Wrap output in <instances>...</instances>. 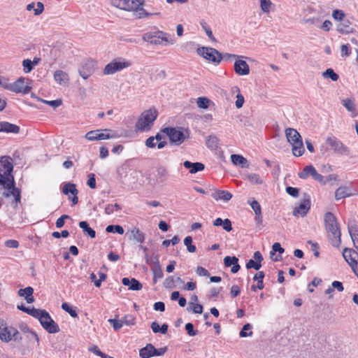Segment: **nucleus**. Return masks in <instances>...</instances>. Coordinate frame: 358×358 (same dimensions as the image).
Returning a JSON list of instances; mask_svg holds the SVG:
<instances>
[{
	"label": "nucleus",
	"mask_w": 358,
	"mask_h": 358,
	"mask_svg": "<svg viewBox=\"0 0 358 358\" xmlns=\"http://www.w3.org/2000/svg\"><path fill=\"white\" fill-rule=\"evenodd\" d=\"M285 136L287 141L292 146L293 155L296 157L301 156L304 152V147L300 134L295 129L287 128Z\"/></svg>",
	"instance_id": "20e7f679"
},
{
	"label": "nucleus",
	"mask_w": 358,
	"mask_h": 358,
	"mask_svg": "<svg viewBox=\"0 0 358 358\" xmlns=\"http://www.w3.org/2000/svg\"><path fill=\"white\" fill-rule=\"evenodd\" d=\"M327 143L335 152L342 153L345 150L343 143L335 137H328Z\"/></svg>",
	"instance_id": "5701e85b"
},
{
	"label": "nucleus",
	"mask_w": 358,
	"mask_h": 358,
	"mask_svg": "<svg viewBox=\"0 0 358 358\" xmlns=\"http://www.w3.org/2000/svg\"><path fill=\"white\" fill-rule=\"evenodd\" d=\"M206 146L213 150H215L218 148L219 139L215 136H209L206 140Z\"/></svg>",
	"instance_id": "58836bf2"
},
{
	"label": "nucleus",
	"mask_w": 358,
	"mask_h": 358,
	"mask_svg": "<svg viewBox=\"0 0 358 358\" xmlns=\"http://www.w3.org/2000/svg\"><path fill=\"white\" fill-rule=\"evenodd\" d=\"M241 59L238 58L235 61L234 71L238 76H247L250 73V66L245 61Z\"/></svg>",
	"instance_id": "a211bd4d"
},
{
	"label": "nucleus",
	"mask_w": 358,
	"mask_h": 358,
	"mask_svg": "<svg viewBox=\"0 0 358 358\" xmlns=\"http://www.w3.org/2000/svg\"><path fill=\"white\" fill-rule=\"evenodd\" d=\"M151 329L154 333H161L162 334H165L168 331V325L164 324L160 327L157 322H153L151 324Z\"/></svg>",
	"instance_id": "4c0bfd02"
},
{
	"label": "nucleus",
	"mask_w": 358,
	"mask_h": 358,
	"mask_svg": "<svg viewBox=\"0 0 358 358\" xmlns=\"http://www.w3.org/2000/svg\"><path fill=\"white\" fill-rule=\"evenodd\" d=\"M274 7V4L271 0H260V8L265 13H268Z\"/></svg>",
	"instance_id": "a19ab883"
},
{
	"label": "nucleus",
	"mask_w": 358,
	"mask_h": 358,
	"mask_svg": "<svg viewBox=\"0 0 358 358\" xmlns=\"http://www.w3.org/2000/svg\"><path fill=\"white\" fill-rule=\"evenodd\" d=\"M351 25L352 23L349 20H344L337 24L336 31L341 34L354 33L355 29Z\"/></svg>",
	"instance_id": "412c9836"
},
{
	"label": "nucleus",
	"mask_w": 358,
	"mask_h": 358,
	"mask_svg": "<svg viewBox=\"0 0 358 358\" xmlns=\"http://www.w3.org/2000/svg\"><path fill=\"white\" fill-rule=\"evenodd\" d=\"M131 11H134V15L138 18H143L150 17L152 15H159L160 12L155 13H148L143 8L138 7L136 9H134Z\"/></svg>",
	"instance_id": "2f4dec72"
},
{
	"label": "nucleus",
	"mask_w": 358,
	"mask_h": 358,
	"mask_svg": "<svg viewBox=\"0 0 358 358\" xmlns=\"http://www.w3.org/2000/svg\"><path fill=\"white\" fill-rule=\"evenodd\" d=\"M201 26L204 29V31H205L206 34H207V36H208V38L212 41H215V39L213 36V31H212L211 29L210 28V27L207 24V23L204 21H202V22H201Z\"/></svg>",
	"instance_id": "4d7b16f0"
},
{
	"label": "nucleus",
	"mask_w": 358,
	"mask_h": 358,
	"mask_svg": "<svg viewBox=\"0 0 358 358\" xmlns=\"http://www.w3.org/2000/svg\"><path fill=\"white\" fill-rule=\"evenodd\" d=\"M96 62L88 59L84 62L79 68V74L85 80L94 73L96 69Z\"/></svg>",
	"instance_id": "dca6fc26"
},
{
	"label": "nucleus",
	"mask_w": 358,
	"mask_h": 358,
	"mask_svg": "<svg viewBox=\"0 0 358 358\" xmlns=\"http://www.w3.org/2000/svg\"><path fill=\"white\" fill-rule=\"evenodd\" d=\"M332 22L329 20H324V22L320 26V29H321L322 30L324 31H329L330 29H331V27H332Z\"/></svg>",
	"instance_id": "0e129e2a"
},
{
	"label": "nucleus",
	"mask_w": 358,
	"mask_h": 358,
	"mask_svg": "<svg viewBox=\"0 0 358 358\" xmlns=\"http://www.w3.org/2000/svg\"><path fill=\"white\" fill-rule=\"evenodd\" d=\"M192 238L191 236H187L184 239V244L187 247V250L189 252H194L196 251V246L192 244Z\"/></svg>",
	"instance_id": "603ef678"
},
{
	"label": "nucleus",
	"mask_w": 358,
	"mask_h": 358,
	"mask_svg": "<svg viewBox=\"0 0 358 358\" xmlns=\"http://www.w3.org/2000/svg\"><path fill=\"white\" fill-rule=\"evenodd\" d=\"M157 117V111L155 108L145 110L141 113L136 124V129L141 131L150 130Z\"/></svg>",
	"instance_id": "39448f33"
},
{
	"label": "nucleus",
	"mask_w": 358,
	"mask_h": 358,
	"mask_svg": "<svg viewBox=\"0 0 358 358\" xmlns=\"http://www.w3.org/2000/svg\"><path fill=\"white\" fill-rule=\"evenodd\" d=\"M343 256L354 273L358 277V253L355 250L345 248L343 252Z\"/></svg>",
	"instance_id": "ddd939ff"
},
{
	"label": "nucleus",
	"mask_w": 358,
	"mask_h": 358,
	"mask_svg": "<svg viewBox=\"0 0 358 358\" xmlns=\"http://www.w3.org/2000/svg\"><path fill=\"white\" fill-rule=\"evenodd\" d=\"M231 159L232 163L235 165L241 166L243 168L248 166L247 159L241 155H231Z\"/></svg>",
	"instance_id": "c9c22d12"
},
{
	"label": "nucleus",
	"mask_w": 358,
	"mask_h": 358,
	"mask_svg": "<svg viewBox=\"0 0 358 358\" xmlns=\"http://www.w3.org/2000/svg\"><path fill=\"white\" fill-rule=\"evenodd\" d=\"M183 164L186 169H189L190 173H196L198 171H201L205 168L204 164L200 162L192 163L189 161H185Z\"/></svg>",
	"instance_id": "bb28decb"
},
{
	"label": "nucleus",
	"mask_w": 358,
	"mask_h": 358,
	"mask_svg": "<svg viewBox=\"0 0 358 358\" xmlns=\"http://www.w3.org/2000/svg\"><path fill=\"white\" fill-rule=\"evenodd\" d=\"M212 197L216 201H229L232 198V194L226 190H216L212 193Z\"/></svg>",
	"instance_id": "b1692460"
},
{
	"label": "nucleus",
	"mask_w": 358,
	"mask_h": 358,
	"mask_svg": "<svg viewBox=\"0 0 358 358\" xmlns=\"http://www.w3.org/2000/svg\"><path fill=\"white\" fill-rule=\"evenodd\" d=\"M342 104L349 112L352 113V117L357 116V108L354 100L352 99H343L342 100Z\"/></svg>",
	"instance_id": "c85d7f7f"
},
{
	"label": "nucleus",
	"mask_w": 358,
	"mask_h": 358,
	"mask_svg": "<svg viewBox=\"0 0 358 358\" xmlns=\"http://www.w3.org/2000/svg\"><path fill=\"white\" fill-rule=\"evenodd\" d=\"M29 79L24 77H20L14 83H10L9 91L17 94H27L31 90V87L28 83Z\"/></svg>",
	"instance_id": "f8f14e48"
},
{
	"label": "nucleus",
	"mask_w": 358,
	"mask_h": 358,
	"mask_svg": "<svg viewBox=\"0 0 358 358\" xmlns=\"http://www.w3.org/2000/svg\"><path fill=\"white\" fill-rule=\"evenodd\" d=\"M197 54L215 64H220L222 59V55L216 49L209 47H201L196 50Z\"/></svg>",
	"instance_id": "1a4fd4ad"
},
{
	"label": "nucleus",
	"mask_w": 358,
	"mask_h": 358,
	"mask_svg": "<svg viewBox=\"0 0 358 358\" xmlns=\"http://www.w3.org/2000/svg\"><path fill=\"white\" fill-rule=\"evenodd\" d=\"M34 289L31 287H27L24 289H20L18 290V295L20 296H23L24 299L27 296H30L31 294H33Z\"/></svg>",
	"instance_id": "864d4df0"
},
{
	"label": "nucleus",
	"mask_w": 358,
	"mask_h": 358,
	"mask_svg": "<svg viewBox=\"0 0 358 358\" xmlns=\"http://www.w3.org/2000/svg\"><path fill=\"white\" fill-rule=\"evenodd\" d=\"M36 4L34 2L30 3L27 6V10L28 11H31L34 10L35 15H39L44 10V6L41 2H37L36 7L35 8Z\"/></svg>",
	"instance_id": "72a5a7b5"
},
{
	"label": "nucleus",
	"mask_w": 358,
	"mask_h": 358,
	"mask_svg": "<svg viewBox=\"0 0 358 358\" xmlns=\"http://www.w3.org/2000/svg\"><path fill=\"white\" fill-rule=\"evenodd\" d=\"M54 80L61 86L67 87L70 82L69 74L62 70H56L53 74Z\"/></svg>",
	"instance_id": "6ab92c4d"
},
{
	"label": "nucleus",
	"mask_w": 358,
	"mask_h": 358,
	"mask_svg": "<svg viewBox=\"0 0 358 358\" xmlns=\"http://www.w3.org/2000/svg\"><path fill=\"white\" fill-rule=\"evenodd\" d=\"M108 322L113 324L114 329L116 331L121 329L124 325V321H122V320L110 319Z\"/></svg>",
	"instance_id": "052dcab7"
},
{
	"label": "nucleus",
	"mask_w": 358,
	"mask_h": 358,
	"mask_svg": "<svg viewBox=\"0 0 358 358\" xmlns=\"http://www.w3.org/2000/svg\"><path fill=\"white\" fill-rule=\"evenodd\" d=\"M310 199L306 198L301 201L298 206H296L293 210V215L295 217H304L310 209Z\"/></svg>",
	"instance_id": "f3484780"
},
{
	"label": "nucleus",
	"mask_w": 358,
	"mask_h": 358,
	"mask_svg": "<svg viewBox=\"0 0 358 358\" xmlns=\"http://www.w3.org/2000/svg\"><path fill=\"white\" fill-rule=\"evenodd\" d=\"M322 76L326 78H329L333 81H336L338 79V75L336 74L331 69H327L324 72H323Z\"/></svg>",
	"instance_id": "8fccbe9b"
},
{
	"label": "nucleus",
	"mask_w": 358,
	"mask_h": 358,
	"mask_svg": "<svg viewBox=\"0 0 358 358\" xmlns=\"http://www.w3.org/2000/svg\"><path fill=\"white\" fill-rule=\"evenodd\" d=\"M162 131L169 136L171 142L176 145L182 144L185 140L189 137V131L181 127H166L162 129Z\"/></svg>",
	"instance_id": "0eeeda50"
},
{
	"label": "nucleus",
	"mask_w": 358,
	"mask_h": 358,
	"mask_svg": "<svg viewBox=\"0 0 358 358\" xmlns=\"http://www.w3.org/2000/svg\"><path fill=\"white\" fill-rule=\"evenodd\" d=\"M341 51L342 57H348L351 54V50L348 44L342 45Z\"/></svg>",
	"instance_id": "e2e57ef3"
},
{
	"label": "nucleus",
	"mask_w": 358,
	"mask_h": 358,
	"mask_svg": "<svg viewBox=\"0 0 358 358\" xmlns=\"http://www.w3.org/2000/svg\"><path fill=\"white\" fill-rule=\"evenodd\" d=\"M352 194L348 187L341 186L335 192V199L336 200L338 201L342 199H345L346 197H349Z\"/></svg>",
	"instance_id": "cd10ccee"
},
{
	"label": "nucleus",
	"mask_w": 358,
	"mask_h": 358,
	"mask_svg": "<svg viewBox=\"0 0 358 358\" xmlns=\"http://www.w3.org/2000/svg\"><path fill=\"white\" fill-rule=\"evenodd\" d=\"M62 308L64 310H65L66 312H67L71 317H78V313L76 312V310L74 308H73L72 306H71L69 303H63L62 304Z\"/></svg>",
	"instance_id": "c03bdc74"
},
{
	"label": "nucleus",
	"mask_w": 358,
	"mask_h": 358,
	"mask_svg": "<svg viewBox=\"0 0 358 358\" xmlns=\"http://www.w3.org/2000/svg\"><path fill=\"white\" fill-rule=\"evenodd\" d=\"M62 192H63V194H66V195L69 194H78V191L76 189V186L75 184L69 182V183H66L64 185V187L62 188Z\"/></svg>",
	"instance_id": "ea45409f"
},
{
	"label": "nucleus",
	"mask_w": 358,
	"mask_h": 358,
	"mask_svg": "<svg viewBox=\"0 0 358 358\" xmlns=\"http://www.w3.org/2000/svg\"><path fill=\"white\" fill-rule=\"evenodd\" d=\"M255 214H260L262 213V208L259 202L256 200H252L248 202Z\"/></svg>",
	"instance_id": "bf43d9fd"
},
{
	"label": "nucleus",
	"mask_w": 358,
	"mask_h": 358,
	"mask_svg": "<svg viewBox=\"0 0 358 358\" xmlns=\"http://www.w3.org/2000/svg\"><path fill=\"white\" fill-rule=\"evenodd\" d=\"M10 82L8 78L0 76V86L5 90H9Z\"/></svg>",
	"instance_id": "680f3d73"
},
{
	"label": "nucleus",
	"mask_w": 358,
	"mask_h": 358,
	"mask_svg": "<svg viewBox=\"0 0 358 358\" xmlns=\"http://www.w3.org/2000/svg\"><path fill=\"white\" fill-rule=\"evenodd\" d=\"M185 329L190 336H194L197 334V331L194 329V326L192 323H187L185 324Z\"/></svg>",
	"instance_id": "774afa93"
},
{
	"label": "nucleus",
	"mask_w": 358,
	"mask_h": 358,
	"mask_svg": "<svg viewBox=\"0 0 358 358\" xmlns=\"http://www.w3.org/2000/svg\"><path fill=\"white\" fill-rule=\"evenodd\" d=\"M13 169V164L10 159L8 157H1L0 158V187L5 192L3 195L5 197H14L16 203L20 202V191L15 186L14 177L12 175Z\"/></svg>",
	"instance_id": "f257e3e1"
},
{
	"label": "nucleus",
	"mask_w": 358,
	"mask_h": 358,
	"mask_svg": "<svg viewBox=\"0 0 358 358\" xmlns=\"http://www.w3.org/2000/svg\"><path fill=\"white\" fill-rule=\"evenodd\" d=\"M131 63L124 58H117L108 63L103 69L104 75H113L129 67Z\"/></svg>",
	"instance_id": "6e6552de"
},
{
	"label": "nucleus",
	"mask_w": 358,
	"mask_h": 358,
	"mask_svg": "<svg viewBox=\"0 0 358 358\" xmlns=\"http://www.w3.org/2000/svg\"><path fill=\"white\" fill-rule=\"evenodd\" d=\"M324 225L328 238L334 247H338L341 244V232L339 223L336 216L331 212L324 215Z\"/></svg>",
	"instance_id": "f03ea898"
},
{
	"label": "nucleus",
	"mask_w": 358,
	"mask_h": 358,
	"mask_svg": "<svg viewBox=\"0 0 358 358\" xmlns=\"http://www.w3.org/2000/svg\"><path fill=\"white\" fill-rule=\"evenodd\" d=\"M120 206L119 204L117 203H114V204H108L106 208H105V213L107 215H111L113 214V213L116 212V211H118L119 210H120Z\"/></svg>",
	"instance_id": "3c124183"
},
{
	"label": "nucleus",
	"mask_w": 358,
	"mask_h": 358,
	"mask_svg": "<svg viewBox=\"0 0 358 358\" xmlns=\"http://www.w3.org/2000/svg\"><path fill=\"white\" fill-rule=\"evenodd\" d=\"M131 237L138 243H143L145 241V234L137 227L133 228L130 231Z\"/></svg>",
	"instance_id": "e433bc0d"
},
{
	"label": "nucleus",
	"mask_w": 358,
	"mask_h": 358,
	"mask_svg": "<svg viewBox=\"0 0 358 358\" xmlns=\"http://www.w3.org/2000/svg\"><path fill=\"white\" fill-rule=\"evenodd\" d=\"M238 259L236 257L227 256L224 259L225 266H231V271L233 273H237L240 269V266L238 263Z\"/></svg>",
	"instance_id": "4be33fe9"
},
{
	"label": "nucleus",
	"mask_w": 358,
	"mask_h": 358,
	"mask_svg": "<svg viewBox=\"0 0 358 358\" xmlns=\"http://www.w3.org/2000/svg\"><path fill=\"white\" fill-rule=\"evenodd\" d=\"M152 273H153V282L154 283H156L158 280H160L163 278L164 273L162 271V269L159 265L158 258H156V264L155 266L152 268Z\"/></svg>",
	"instance_id": "7c9ffc66"
},
{
	"label": "nucleus",
	"mask_w": 358,
	"mask_h": 358,
	"mask_svg": "<svg viewBox=\"0 0 358 358\" xmlns=\"http://www.w3.org/2000/svg\"><path fill=\"white\" fill-rule=\"evenodd\" d=\"M144 41L155 45H171L175 44L176 39L170 34L156 29L143 34Z\"/></svg>",
	"instance_id": "7ed1b4c3"
},
{
	"label": "nucleus",
	"mask_w": 358,
	"mask_h": 358,
	"mask_svg": "<svg viewBox=\"0 0 358 358\" xmlns=\"http://www.w3.org/2000/svg\"><path fill=\"white\" fill-rule=\"evenodd\" d=\"M79 227L83 229L85 234L87 235L92 238H95V231L90 227L88 223L86 221H81L79 222Z\"/></svg>",
	"instance_id": "f704fd0d"
},
{
	"label": "nucleus",
	"mask_w": 358,
	"mask_h": 358,
	"mask_svg": "<svg viewBox=\"0 0 358 358\" xmlns=\"http://www.w3.org/2000/svg\"><path fill=\"white\" fill-rule=\"evenodd\" d=\"M20 131V127L14 124L8 122H0V132L17 134Z\"/></svg>",
	"instance_id": "393cba45"
},
{
	"label": "nucleus",
	"mask_w": 358,
	"mask_h": 358,
	"mask_svg": "<svg viewBox=\"0 0 358 358\" xmlns=\"http://www.w3.org/2000/svg\"><path fill=\"white\" fill-rule=\"evenodd\" d=\"M247 178L252 184L260 185L263 183V180L257 173H249L247 175Z\"/></svg>",
	"instance_id": "79ce46f5"
},
{
	"label": "nucleus",
	"mask_w": 358,
	"mask_h": 358,
	"mask_svg": "<svg viewBox=\"0 0 358 358\" xmlns=\"http://www.w3.org/2000/svg\"><path fill=\"white\" fill-rule=\"evenodd\" d=\"M252 329V325L250 324H245L241 331H240V336L241 337H247V336H251L252 335V331H250Z\"/></svg>",
	"instance_id": "49530a36"
},
{
	"label": "nucleus",
	"mask_w": 358,
	"mask_h": 358,
	"mask_svg": "<svg viewBox=\"0 0 358 358\" xmlns=\"http://www.w3.org/2000/svg\"><path fill=\"white\" fill-rule=\"evenodd\" d=\"M122 284L125 286H128L129 289L130 290L138 291L141 290L143 287L141 283L135 278L129 279L127 278H124L122 279Z\"/></svg>",
	"instance_id": "a878e982"
},
{
	"label": "nucleus",
	"mask_w": 358,
	"mask_h": 358,
	"mask_svg": "<svg viewBox=\"0 0 358 358\" xmlns=\"http://www.w3.org/2000/svg\"><path fill=\"white\" fill-rule=\"evenodd\" d=\"M17 308L33 317H34V315H36L38 309L36 308H27L25 307L24 305H20V306H17Z\"/></svg>",
	"instance_id": "13d9d810"
},
{
	"label": "nucleus",
	"mask_w": 358,
	"mask_h": 358,
	"mask_svg": "<svg viewBox=\"0 0 358 358\" xmlns=\"http://www.w3.org/2000/svg\"><path fill=\"white\" fill-rule=\"evenodd\" d=\"M113 6L122 10L131 11L143 3V0H111Z\"/></svg>",
	"instance_id": "4468645a"
},
{
	"label": "nucleus",
	"mask_w": 358,
	"mask_h": 358,
	"mask_svg": "<svg viewBox=\"0 0 358 358\" xmlns=\"http://www.w3.org/2000/svg\"><path fill=\"white\" fill-rule=\"evenodd\" d=\"M115 132H111L110 129H96L86 133L85 138L89 141L107 140L117 138Z\"/></svg>",
	"instance_id": "9b49d317"
},
{
	"label": "nucleus",
	"mask_w": 358,
	"mask_h": 358,
	"mask_svg": "<svg viewBox=\"0 0 358 358\" xmlns=\"http://www.w3.org/2000/svg\"><path fill=\"white\" fill-rule=\"evenodd\" d=\"M254 259H250L246 263V268L248 269L255 268L259 270L262 267L261 262L263 260V256L259 251H256L253 255Z\"/></svg>",
	"instance_id": "aec40b11"
},
{
	"label": "nucleus",
	"mask_w": 358,
	"mask_h": 358,
	"mask_svg": "<svg viewBox=\"0 0 358 358\" xmlns=\"http://www.w3.org/2000/svg\"><path fill=\"white\" fill-rule=\"evenodd\" d=\"M309 176H311L315 180L322 185L327 184L324 176L317 173L313 165L305 166L303 171L299 173V177L301 179H306Z\"/></svg>",
	"instance_id": "2eb2a0df"
},
{
	"label": "nucleus",
	"mask_w": 358,
	"mask_h": 358,
	"mask_svg": "<svg viewBox=\"0 0 358 358\" xmlns=\"http://www.w3.org/2000/svg\"><path fill=\"white\" fill-rule=\"evenodd\" d=\"M35 318L38 319L45 330L50 334H56L59 331L58 324L52 319L50 314L45 310L38 309Z\"/></svg>",
	"instance_id": "423d86ee"
},
{
	"label": "nucleus",
	"mask_w": 358,
	"mask_h": 358,
	"mask_svg": "<svg viewBox=\"0 0 358 358\" xmlns=\"http://www.w3.org/2000/svg\"><path fill=\"white\" fill-rule=\"evenodd\" d=\"M210 100L206 97H199L196 100V103L199 108L206 109L208 108Z\"/></svg>",
	"instance_id": "37998d69"
},
{
	"label": "nucleus",
	"mask_w": 358,
	"mask_h": 358,
	"mask_svg": "<svg viewBox=\"0 0 358 358\" xmlns=\"http://www.w3.org/2000/svg\"><path fill=\"white\" fill-rule=\"evenodd\" d=\"M20 333L18 330L13 327H8L3 320H0V339L6 343L18 338Z\"/></svg>",
	"instance_id": "9d476101"
},
{
	"label": "nucleus",
	"mask_w": 358,
	"mask_h": 358,
	"mask_svg": "<svg viewBox=\"0 0 358 358\" xmlns=\"http://www.w3.org/2000/svg\"><path fill=\"white\" fill-rule=\"evenodd\" d=\"M155 347L152 344H147L139 351V356L141 358H150L154 357Z\"/></svg>",
	"instance_id": "c756f323"
},
{
	"label": "nucleus",
	"mask_w": 358,
	"mask_h": 358,
	"mask_svg": "<svg viewBox=\"0 0 358 358\" xmlns=\"http://www.w3.org/2000/svg\"><path fill=\"white\" fill-rule=\"evenodd\" d=\"M22 66H23V71L24 73H30L33 69H34V66H33V62L31 59H24L22 61Z\"/></svg>",
	"instance_id": "a18cd8bd"
},
{
	"label": "nucleus",
	"mask_w": 358,
	"mask_h": 358,
	"mask_svg": "<svg viewBox=\"0 0 358 358\" xmlns=\"http://www.w3.org/2000/svg\"><path fill=\"white\" fill-rule=\"evenodd\" d=\"M87 183V185L92 189H94L96 187V179L95 175L94 173H90L88 175V180Z\"/></svg>",
	"instance_id": "69168bd1"
},
{
	"label": "nucleus",
	"mask_w": 358,
	"mask_h": 358,
	"mask_svg": "<svg viewBox=\"0 0 358 358\" xmlns=\"http://www.w3.org/2000/svg\"><path fill=\"white\" fill-rule=\"evenodd\" d=\"M331 15L335 20L341 22L344 20L345 14L342 10L336 9L333 10Z\"/></svg>",
	"instance_id": "09e8293b"
},
{
	"label": "nucleus",
	"mask_w": 358,
	"mask_h": 358,
	"mask_svg": "<svg viewBox=\"0 0 358 358\" xmlns=\"http://www.w3.org/2000/svg\"><path fill=\"white\" fill-rule=\"evenodd\" d=\"M128 170H129V165L125 163L119 167L117 173L120 176H126Z\"/></svg>",
	"instance_id": "338daca9"
},
{
	"label": "nucleus",
	"mask_w": 358,
	"mask_h": 358,
	"mask_svg": "<svg viewBox=\"0 0 358 358\" xmlns=\"http://www.w3.org/2000/svg\"><path fill=\"white\" fill-rule=\"evenodd\" d=\"M106 231L108 233H117L119 234H124V229L120 225H108Z\"/></svg>",
	"instance_id": "de8ad7c7"
},
{
	"label": "nucleus",
	"mask_w": 358,
	"mask_h": 358,
	"mask_svg": "<svg viewBox=\"0 0 358 358\" xmlns=\"http://www.w3.org/2000/svg\"><path fill=\"white\" fill-rule=\"evenodd\" d=\"M157 176L160 180V182H164L167 176H168V171L164 167H159L157 170Z\"/></svg>",
	"instance_id": "5fc2aeb1"
},
{
	"label": "nucleus",
	"mask_w": 358,
	"mask_h": 358,
	"mask_svg": "<svg viewBox=\"0 0 358 358\" xmlns=\"http://www.w3.org/2000/svg\"><path fill=\"white\" fill-rule=\"evenodd\" d=\"M348 231L354 245L358 248V227L355 224H348Z\"/></svg>",
	"instance_id": "473e14b6"
},
{
	"label": "nucleus",
	"mask_w": 358,
	"mask_h": 358,
	"mask_svg": "<svg viewBox=\"0 0 358 358\" xmlns=\"http://www.w3.org/2000/svg\"><path fill=\"white\" fill-rule=\"evenodd\" d=\"M189 306L194 313H196V314L202 313L203 309L202 305H201L199 303L189 302Z\"/></svg>",
	"instance_id": "6e6d98bb"
}]
</instances>
